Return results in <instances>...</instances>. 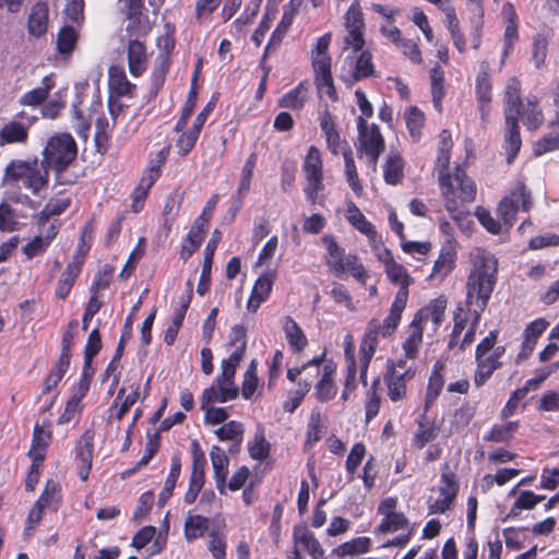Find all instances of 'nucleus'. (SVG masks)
Segmentation results:
<instances>
[{
	"mask_svg": "<svg viewBox=\"0 0 559 559\" xmlns=\"http://www.w3.org/2000/svg\"><path fill=\"white\" fill-rule=\"evenodd\" d=\"M49 170L37 158L12 159L4 169L3 185L7 199L36 210L38 203L24 193L22 189L38 197L47 190Z\"/></svg>",
	"mask_w": 559,
	"mask_h": 559,
	"instance_id": "nucleus-1",
	"label": "nucleus"
},
{
	"mask_svg": "<svg viewBox=\"0 0 559 559\" xmlns=\"http://www.w3.org/2000/svg\"><path fill=\"white\" fill-rule=\"evenodd\" d=\"M471 270L466 282V306L487 307L497 284L498 260L493 254L475 249L471 255Z\"/></svg>",
	"mask_w": 559,
	"mask_h": 559,
	"instance_id": "nucleus-2",
	"label": "nucleus"
},
{
	"mask_svg": "<svg viewBox=\"0 0 559 559\" xmlns=\"http://www.w3.org/2000/svg\"><path fill=\"white\" fill-rule=\"evenodd\" d=\"M403 300L404 293L400 294V296H395L390 313L382 322L378 319H371L368 322L359 350L360 381L364 386H367V370L378 347L379 337L391 336L401 321V316L404 310Z\"/></svg>",
	"mask_w": 559,
	"mask_h": 559,
	"instance_id": "nucleus-3",
	"label": "nucleus"
},
{
	"mask_svg": "<svg viewBox=\"0 0 559 559\" xmlns=\"http://www.w3.org/2000/svg\"><path fill=\"white\" fill-rule=\"evenodd\" d=\"M439 185L443 198L445 199V209L451 217L459 224L469 223L468 212L460 207L461 203H471L476 197V187L465 171L456 167L451 176L449 173L440 170Z\"/></svg>",
	"mask_w": 559,
	"mask_h": 559,
	"instance_id": "nucleus-4",
	"label": "nucleus"
},
{
	"mask_svg": "<svg viewBox=\"0 0 559 559\" xmlns=\"http://www.w3.org/2000/svg\"><path fill=\"white\" fill-rule=\"evenodd\" d=\"M76 144L74 139L68 133H60L50 136L43 151L41 164L52 168L57 174V181L61 185L70 183L62 177L63 171L76 157Z\"/></svg>",
	"mask_w": 559,
	"mask_h": 559,
	"instance_id": "nucleus-5",
	"label": "nucleus"
},
{
	"mask_svg": "<svg viewBox=\"0 0 559 559\" xmlns=\"http://www.w3.org/2000/svg\"><path fill=\"white\" fill-rule=\"evenodd\" d=\"M524 103L521 102L520 82L515 78L509 79L506 86V143H507V162L511 164L521 148V136L518 124L520 107Z\"/></svg>",
	"mask_w": 559,
	"mask_h": 559,
	"instance_id": "nucleus-6",
	"label": "nucleus"
},
{
	"mask_svg": "<svg viewBox=\"0 0 559 559\" xmlns=\"http://www.w3.org/2000/svg\"><path fill=\"white\" fill-rule=\"evenodd\" d=\"M322 241L326 246L329 253L326 264L336 277H342L344 274L350 273L358 282L366 284L368 275L362 264L358 263L356 255L346 254L345 250L336 243L333 236L325 235Z\"/></svg>",
	"mask_w": 559,
	"mask_h": 559,
	"instance_id": "nucleus-7",
	"label": "nucleus"
},
{
	"mask_svg": "<svg viewBox=\"0 0 559 559\" xmlns=\"http://www.w3.org/2000/svg\"><path fill=\"white\" fill-rule=\"evenodd\" d=\"M533 206L531 191L523 182H518L515 187L498 204L497 213L507 230H510L516 218L519 210L528 212Z\"/></svg>",
	"mask_w": 559,
	"mask_h": 559,
	"instance_id": "nucleus-8",
	"label": "nucleus"
},
{
	"mask_svg": "<svg viewBox=\"0 0 559 559\" xmlns=\"http://www.w3.org/2000/svg\"><path fill=\"white\" fill-rule=\"evenodd\" d=\"M372 76H377V71L370 51L360 50L346 56L340 78L348 87Z\"/></svg>",
	"mask_w": 559,
	"mask_h": 559,
	"instance_id": "nucleus-9",
	"label": "nucleus"
},
{
	"mask_svg": "<svg viewBox=\"0 0 559 559\" xmlns=\"http://www.w3.org/2000/svg\"><path fill=\"white\" fill-rule=\"evenodd\" d=\"M438 491L440 496H445V499L429 498L428 510L430 514H441L450 510L459 492L456 475L450 471L448 464L444 465V471L441 474V484Z\"/></svg>",
	"mask_w": 559,
	"mask_h": 559,
	"instance_id": "nucleus-10",
	"label": "nucleus"
},
{
	"mask_svg": "<svg viewBox=\"0 0 559 559\" xmlns=\"http://www.w3.org/2000/svg\"><path fill=\"white\" fill-rule=\"evenodd\" d=\"M304 170L309 182L306 190L310 200L314 201L322 186V160L320 151L316 146H310L304 163Z\"/></svg>",
	"mask_w": 559,
	"mask_h": 559,
	"instance_id": "nucleus-11",
	"label": "nucleus"
},
{
	"mask_svg": "<svg viewBox=\"0 0 559 559\" xmlns=\"http://www.w3.org/2000/svg\"><path fill=\"white\" fill-rule=\"evenodd\" d=\"M36 117H25V120H10L0 129V146L8 144H26L28 131Z\"/></svg>",
	"mask_w": 559,
	"mask_h": 559,
	"instance_id": "nucleus-12",
	"label": "nucleus"
},
{
	"mask_svg": "<svg viewBox=\"0 0 559 559\" xmlns=\"http://www.w3.org/2000/svg\"><path fill=\"white\" fill-rule=\"evenodd\" d=\"M238 396V388L235 384L224 383L214 379L212 385L205 389L201 397V408L214 403H225Z\"/></svg>",
	"mask_w": 559,
	"mask_h": 559,
	"instance_id": "nucleus-13",
	"label": "nucleus"
},
{
	"mask_svg": "<svg viewBox=\"0 0 559 559\" xmlns=\"http://www.w3.org/2000/svg\"><path fill=\"white\" fill-rule=\"evenodd\" d=\"M548 325L549 323L545 319L539 318L531 322L525 328L523 332L521 350L519 352L515 358L516 364H520L521 361L530 357V355L533 353L535 348L537 340L546 331Z\"/></svg>",
	"mask_w": 559,
	"mask_h": 559,
	"instance_id": "nucleus-14",
	"label": "nucleus"
},
{
	"mask_svg": "<svg viewBox=\"0 0 559 559\" xmlns=\"http://www.w3.org/2000/svg\"><path fill=\"white\" fill-rule=\"evenodd\" d=\"M359 146L364 152L384 150V140L378 126H369L364 117L357 119Z\"/></svg>",
	"mask_w": 559,
	"mask_h": 559,
	"instance_id": "nucleus-15",
	"label": "nucleus"
},
{
	"mask_svg": "<svg viewBox=\"0 0 559 559\" xmlns=\"http://www.w3.org/2000/svg\"><path fill=\"white\" fill-rule=\"evenodd\" d=\"M275 278V272H266L255 281L247 304L249 312H257L261 304L267 299L272 292Z\"/></svg>",
	"mask_w": 559,
	"mask_h": 559,
	"instance_id": "nucleus-16",
	"label": "nucleus"
},
{
	"mask_svg": "<svg viewBox=\"0 0 559 559\" xmlns=\"http://www.w3.org/2000/svg\"><path fill=\"white\" fill-rule=\"evenodd\" d=\"M93 433L85 431L76 445L78 473L81 480L88 478L93 461Z\"/></svg>",
	"mask_w": 559,
	"mask_h": 559,
	"instance_id": "nucleus-17",
	"label": "nucleus"
},
{
	"mask_svg": "<svg viewBox=\"0 0 559 559\" xmlns=\"http://www.w3.org/2000/svg\"><path fill=\"white\" fill-rule=\"evenodd\" d=\"M294 544L307 550L312 559H320L324 555L319 540L306 525H297L293 533Z\"/></svg>",
	"mask_w": 559,
	"mask_h": 559,
	"instance_id": "nucleus-18",
	"label": "nucleus"
},
{
	"mask_svg": "<svg viewBox=\"0 0 559 559\" xmlns=\"http://www.w3.org/2000/svg\"><path fill=\"white\" fill-rule=\"evenodd\" d=\"M82 264L83 255L74 254L72 261L68 263L66 271L58 281V285L56 288V295L58 298L64 299L69 295L75 282V278L81 272Z\"/></svg>",
	"mask_w": 559,
	"mask_h": 559,
	"instance_id": "nucleus-19",
	"label": "nucleus"
},
{
	"mask_svg": "<svg viewBox=\"0 0 559 559\" xmlns=\"http://www.w3.org/2000/svg\"><path fill=\"white\" fill-rule=\"evenodd\" d=\"M48 5L45 2H36L28 15L27 29L29 35L34 37H41L48 27Z\"/></svg>",
	"mask_w": 559,
	"mask_h": 559,
	"instance_id": "nucleus-20",
	"label": "nucleus"
},
{
	"mask_svg": "<svg viewBox=\"0 0 559 559\" xmlns=\"http://www.w3.org/2000/svg\"><path fill=\"white\" fill-rule=\"evenodd\" d=\"M210 457L214 469L216 488L221 493H224L228 475V457L217 445L212 447Z\"/></svg>",
	"mask_w": 559,
	"mask_h": 559,
	"instance_id": "nucleus-21",
	"label": "nucleus"
},
{
	"mask_svg": "<svg viewBox=\"0 0 559 559\" xmlns=\"http://www.w3.org/2000/svg\"><path fill=\"white\" fill-rule=\"evenodd\" d=\"M385 272L391 282L401 286L396 296L404 293L403 307L405 308L408 298V286L413 280L409 277L406 269L393 259L385 262Z\"/></svg>",
	"mask_w": 559,
	"mask_h": 559,
	"instance_id": "nucleus-22",
	"label": "nucleus"
},
{
	"mask_svg": "<svg viewBox=\"0 0 559 559\" xmlns=\"http://www.w3.org/2000/svg\"><path fill=\"white\" fill-rule=\"evenodd\" d=\"M129 70L133 76H140L146 68V49L138 39L130 40L128 45Z\"/></svg>",
	"mask_w": 559,
	"mask_h": 559,
	"instance_id": "nucleus-23",
	"label": "nucleus"
},
{
	"mask_svg": "<svg viewBox=\"0 0 559 559\" xmlns=\"http://www.w3.org/2000/svg\"><path fill=\"white\" fill-rule=\"evenodd\" d=\"M447 301L442 298L435 299L425 309H421L415 317L413 325L417 322H432L433 329L436 330L444 319V310Z\"/></svg>",
	"mask_w": 559,
	"mask_h": 559,
	"instance_id": "nucleus-24",
	"label": "nucleus"
},
{
	"mask_svg": "<svg viewBox=\"0 0 559 559\" xmlns=\"http://www.w3.org/2000/svg\"><path fill=\"white\" fill-rule=\"evenodd\" d=\"M51 440V432L36 424L33 432L32 447L28 456L36 462H44L46 449Z\"/></svg>",
	"mask_w": 559,
	"mask_h": 559,
	"instance_id": "nucleus-25",
	"label": "nucleus"
},
{
	"mask_svg": "<svg viewBox=\"0 0 559 559\" xmlns=\"http://www.w3.org/2000/svg\"><path fill=\"white\" fill-rule=\"evenodd\" d=\"M475 360L477 367L474 373V384L480 388L502 364L490 355L475 357Z\"/></svg>",
	"mask_w": 559,
	"mask_h": 559,
	"instance_id": "nucleus-26",
	"label": "nucleus"
},
{
	"mask_svg": "<svg viewBox=\"0 0 559 559\" xmlns=\"http://www.w3.org/2000/svg\"><path fill=\"white\" fill-rule=\"evenodd\" d=\"M55 82L50 76H45L41 82V86H38L36 88H33L32 91L26 92L23 94L19 100V103L22 106H38L43 104L50 91L53 88Z\"/></svg>",
	"mask_w": 559,
	"mask_h": 559,
	"instance_id": "nucleus-27",
	"label": "nucleus"
},
{
	"mask_svg": "<svg viewBox=\"0 0 559 559\" xmlns=\"http://www.w3.org/2000/svg\"><path fill=\"white\" fill-rule=\"evenodd\" d=\"M283 329L290 347L298 353L304 350L308 344L307 337L292 317L285 318Z\"/></svg>",
	"mask_w": 559,
	"mask_h": 559,
	"instance_id": "nucleus-28",
	"label": "nucleus"
},
{
	"mask_svg": "<svg viewBox=\"0 0 559 559\" xmlns=\"http://www.w3.org/2000/svg\"><path fill=\"white\" fill-rule=\"evenodd\" d=\"M109 87L118 96H124L131 94L135 86L127 79L122 68L112 66L109 68Z\"/></svg>",
	"mask_w": 559,
	"mask_h": 559,
	"instance_id": "nucleus-29",
	"label": "nucleus"
},
{
	"mask_svg": "<svg viewBox=\"0 0 559 559\" xmlns=\"http://www.w3.org/2000/svg\"><path fill=\"white\" fill-rule=\"evenodd\" d=\"M442 365H435V368L430 374L428 386H427V393L425 399V409L427 411L430 405L437 400V397L440 395L442 388L444 385V378L442 374Z\"/></svg>",
	"mask_w": 559,
	"mask_h": 559,
	"instance_id": "nucleus-30",
	"label": "nucleus"
},
{
	"mask_svg": "<svg viewBox=\"0 0 559 559\" xmlns=\"http://www.w3.org/2000/svg\"><path fill=\"white\" fill-rule=\"evenodd\" d=\"M519 116L522 117L524 124L530 130H536L544 121L543 112L538 108L536 100L531 98L520 107Z\"/></svg>",
	"mask_w": 559,
	"mask_h": 559,
	"instance_id": "nucleus-31",
	"label": "nucleus"
},
{
	"mask_svg": "<svg viewBox=\"0 0 559 559\" xmlns=\"http://www.w3.org/2000/svg\"><path fill=\"white\" fill-rule=\"evenodd\" d=\"M545 500V496L535 495L533 491L525 490L514 501L506 520L519 516L521 510H532L537 503Z\"/></svg>",
	"mask_w": 559,
	"mask_h": 559,
	"instance_id": "nucleus-32",
	"label": "nucleus"
},
{
	"mask_svg": "<svg viewBox=\"0 0 559 559\" xmlns=\"http://www.w3.org/2000/svg\"><path fill=\"white\" fill-rule=\"evenodd\" d=\"M243 425L236 420H230L215 430V435L222 441L230 440L235 442L237 450L240 449L243 439Z\"/></svg>",
	"mask_w": 559,
	"mask_h": 559,
	"instance_id": "nucleus-33",
	"label": "nucleus"
},
{
	"mask_svg": "<svg viewBox=\"0 0 559 559\" xmlns=\"http://www.w3.org/2000/svg\"><path fill=\"white\" fill-rule=\"evenodd\" d=\"M403 167L404 164L401 156L397 154H390L386 158L383 170L385 182L389 185H396L400 182L404 176Z\"/></svg>",
	"mask_w": 559,
	"mask_h": 559,
	"instance_id": "nucleus-34",
	"label": "nucleus"
},
{
	"mask_svg": "<svg viewBox=\"0 0 559 559\" xmlns=\"http://www.w3.org/2000/svg\"><path fill=\"white\" fill-rule=\"evenodd\" d=\"M308 90L304 83L287 92L278 102V106L289 109H300L307 98Z\"/></svg>",
	"mask_w": 559,
	"mask_h": 559,
	"instance_id": "nucleus-35",
	"label": "nucleus"
},
{
	"mask_svg": "<svg viewBox=\"0 0 559 559\" xmlns=\"http://www.w3.org/2000/svg\"><path fill=\"white\" fill-rule=\"evenodd\" d=\"M347 218L349 223L357 228L361 234L368 236L370 239H374L377 233L370 222H368L365 215L358 210L356 205L348 209Z\"/></svg>",
	"mask_w": 559,
	"mask_h": 559,
	"instance_id": "nucleus-36",
	"label": "nucleus"
},
{
	"mask_svg": "<svg viewBox=\"0 0 559 559\" xmlns=\"http://www.w3.org/2000/svg\"><path fill=\"white\" fill-rule=\"evenodd\" d=\"M369 546L370 539L368 537H358L335 548L334 554L338 557L355 556L368 551Z\"/></svg>",
	"mask_w": 559,
	"mask_h": 559,
	"instance_id": "nucleus-37",
	"label": "nucleus"
},
{
	"mask_svg": "<svg viewBox=\"0 0 559 559\" xmlns=\"http://www.w3.org/2000/svg\"><path fill=\"white\" fill-rule=\"evenodd\" d=\"M78 41V32L72 26H63L57 35V49L60 53H70Z\"/></svg>",
	"mask_w": 559,
	"mask_h": 559,
	"instance_id": "nucleus-38",
	"label": "nucleus"
},
{
	"mask_svg": "<svg viewBox=\"0 0 559 559\" xmlns=\"http://www.w3.org/2000/svg\"><path fill=\"white\" fill-rule=\"evenodd\" d=\"M454 262L455 252L452 249H443L438 260L435 262L431 276L441 278L444 277L452 271Z\"/></svg>",
	"mask_w": 559,
	"mask_h": 559,
	"instance_id": "nucleus-39",
	"label": "nucleus"
},
{
	"mask_svg": "<svg viewBox=\"0 0 559 559\" xmlns=\"http://www.w3.org/2000/svg\"><path fill=\"white\" fill-rule=\"evenodd\" d=\"M518 427V421H509L504 425H495L485 437V440L491 442H507L512 439L513 432Z\"/></svg>",
	"mask_w": 559,
	"mask_h": 559,
	"instance_id": "nucleus-40",
	"label": "nucleus"
},
{
	"mask_svg": "<svg viewBox=\"0 0 559 559\" xmlns=\"http://www.w3.org/2000/svg\"><path fill=\"white\" fill-rule=\"evenodd\" d=\"M344 162H345V175L347 178V182L352 187L353 191L356 194H360L362 191V186L359 182L357 168L355 166V162L353 158V153L350 148H347L343 152Z\"/></svg>",
	"mask_w": 559,
	"mask_h": 559,
	"instance_id": "nucleus-41",
	"label": "nucleus"
},
{
	"mask_svg": "<svg viewBox=\"0 0 559 559\" xmlns=\"http://www.w3.org/2000/svg\"><path fill=\"white\" fill-rule=\"evenodd\" d=\"M181 464L180 459L178 456H173L171 459V468L168 474V477L165 481L164 488L159 493V501H167L173 495V490L176 486L177 479L180 475Z\"/></svg>",
	"mask_w": 559,
	"mask_h": 559,
	"instance_id": "nucleus-42",
	"label": "nucleus"
},
{
	"mask_svg": "<svg viewBox=\"0 0 559 559\" xmlns=\"http://www.w3.org/2000/svg\"><path fill=\"white\" fill-rule=\"evenodd\" d=\"M70 362L64 361V359H58L55 367L51 369L49 374L46 377L44 382L43 393H49L52 389H55L59 382L62 380L64 373L67 372Z\"/></svg>",
	"mask_w": 559,
	"mask_h": 559,
	"instance_id": "nucleus-43",
	"label": "nucleus"
},
{
	"mask_svg": "<svg viewBox=\"0 0 559 559\" xmlns=\"http://www.w3.org/2000/svg\"><path fill=\"white\" fill-rule=\"evenodd\" d=\"M408 520L403 513L388 514L383 518L378 530L382 533H393L401 530H408Z\"/></svg>",
	"mask_w": 559,
	"mask_h": 559,
	"instance_id": "nucleus-44",
	"label": "nucleus"
},
{
	"mask_svg": "<svg viewBox=\"0 0 559 559\" xmlns=\"http://www.w3.org/2000/svg\"><path fill=\"white\" fill-rule=\"evenodd\" d=\"M209 520L202 515L189 516L185 524L187 539H195L207 530Z\"/></svg>",
	"mask_w": 559,
	"mask_h": 559,
	"instance_id": "nucleus-45",
	"label": "nucleus"
},
{
	"mask_svg": "<svg viewBox=\"0 0 559 559\" xmlns=\"http://www.w3.org/2000/svg\"><path fill=\"white\" fill-rule=\"evenodd\" d=\"M271 444L265 439L264 435L255 433L252 442L249 443V454L253 460L263 461L270 454Z\"/></svg>",
	"mask_w": 559,
	"mask_h": 559,
	"instance_id": "nucleus-46",
	"label": "nucleus"
},
{
	"mask_svg": "<svg viewBox=\"0 0 559 559\" xmlns=\"http://www.w3.org/2000/svg\"><path fill=\"white\" fill-rule=\"evenodd\" d=\"M388 385V395L392 402L402 400L406 394V384L404 374H391L385 379Z\"/></svg>",
	"mask_w": 559,
	"mask_h": 559,
	"instance_id": "nucleus-47",
	"label": "nucleus"
},
{
	"mask_svg": "<svg viewBox=\"0 0 559 559\" xmlns=\"http://www.w3.org/2000/svg\"><path fill=\"white\" fill-rule=\"evenodd\" d=\"M159 448V435L156 432L152 438L148 439L146 445H145V454L143 457L135 464V466L132 469H128L124 474L131 475L135 471L142 468L143 466H146L151 459L155 455V453L158 451Z\"/></svg>",
	"mask_w": 559,
	"mask_h": 559,
	"instance_id": "nucleus-48",
	"label": "nucleus"
},
{
	"mask_svg": "<svg viewBox=\"0 0 559 559\" xmlns=\"http://www.w3.org/2000/svg\"><path fill=\"white\" fill-rule=\"evenodd\" d=\"M476 216L479 223L491 234L498 235L503 231H508L506 229L503 222L500 223L499 221L493 218L490 212H488L485 209H478L476 212Z\"/></svg>",
	"mask_w": 559,
	"mask_h": 559,
	"instance_id": "nucleus-49",
	"label": "nucleus"
},
{
	"mask_svg": "<svg viewBox=\"0 0 559 559\" xmlns=\"http://www.w3.org/2000/svg\"><path fill=\"white\" fill-rule=\"evenodd\" d=\"M424 114L417 107H411L405 112L407 128L413 138H418L424 124Z\"/></svg>",
	"mask_w": 559,
	"mask_h": 559,
	"instance_id": "nucleus-50",
	"label": "nucleus"
},
{
	"mask_svg": "<svg viewBox=\"0 0 559 559\" xmlns=\"http://www.w3.org/2000/svg\"><path fill=\"white\" fill-rule=\"evenodd\" d=\"M17 221L14 210L8 202L0 203V230L13 231L16 229Z\"/></svg>",
	"mask_w": 559,
	"mask_h": 559,
	"instance_id": "nucleus-51",
	"label": "nucleus"
},
{
	"mask_svg": "<svg viewBox=\"0 0 559 559\" xmlns=\"http://www.w3.org/2000/svg\"><path fill=\"white\" fill-rule=\"evenodd\" d=\"M139 386L130 394H128L122 403L120 404V406H118V401L122 397V395L124 394V389H120L119 392H118V395L116 397V401H115V404H114V408H117V412H116V415L115 417L118 419V420H121L122 417L126 415V413L130 409V407L136 402L138 397H139Z\"/></svg>",
	"mask_w": 559,
	"mask_h": 559,
	"instance_id": "nucleus-52",
	"label": "nucleus"
},
{
	"mask_svg": "<svg viewBox=\"0 0 559 559\" xmlns=\"http://www.w3.org/2000/svg\"><path fill=\"white\" fill-rule=\"evenodd\" d=\"M154 503V493L146 491L139 498L138 506L133 513V520L142 522L143 519L148 514Z\"/></svg>",
	"mask_w": 559,
	"mask_h": 559,
	"instance_id": "nucleus-53",
	"label": "nucleus"
},
{
	"mask_svg": "<svg viewBox=\"0 0 559 559\" xmlns=\"http://www.w3.org/2000/svg\"><path fill=\"white\" fill-rule=\"evenodd\" d=\"M323 356L314 357L311 360L304 364L301 367L289 368L287 370V379L292 382H295L297 378L306 370L312 369L314 376H319L320 372V364L323 361Z\"/></svg>",
	"mask_w": 559,
	"mask_h": 559,
	"instance_id": "nucleus-54",
	"label": "nucleus"
},
{
	"mask_svg": "<svg viewBox=\"0 0 559 559\" xmlns=\"http://www.w3.org/2000/svg\"><path fill=\"white\" fill-rule=\"evenodd\" d=\"M476 92L478 103H490L491 100V84L488 73L481 72L476 78Z\"/></svg>",
	"mask_w": 559,
	"mask_h": 559,
	"instance_id": "nucleus-55",
	"label": "nucleus"
},
{
	"mask_svg": "<svg viewBox=\"0 0 559 559\" xmlns=\"http://www.w3.org/2000/svg\"><path fill=\"white\" fill-rule=\"evenodd\" d=\"M379 383H380L379 378H376L371 384V392L369 394V400L366 403V420L367 421L371 420L379 413L380 396L376 392Z\"/></svg>",
	"mask_w": 559,
	"mask_h": 559,
	"instance_id": "nucleus-56",
	"label": "nucleus"
},
{
	"mask_svg": "<svg viewBox=\"0 0 559 559\" xmlns=\"http://www.w3.org/2000/svg\"><path fill=\"white\" fill-rule=\"evenodd\" d=\"M121 10L126 16L133 21L139 22L144 8L143 0H120Z\"/></svg>",
	"mask_w": 559,
	"mask_h": 559,
	"instance_id": "nucleus-57",
	"label": "nucleus"
},
{
	"mask_svg": "<svg viewBox=\"0 0 559 559\" xmlns=\"http://www.w3.org/2000/svg\"><path fill=\"white\" fill-rule=\"evenodd\" d=\"M160 176V170H158V166H151L143 178L141 179L139 186H138V192H141V198L145 199L147 195L148 190L154 185V182L158 179Z\"/></svg>",
	"mask_w": 559,
	"mask_h": 559,
	"instance_id": "nucleus-58",
	"label": "nucleus"
},
{
	"mask_svg": "<svg viewBox=\"0 0 559 559\" xmlns=\"http://www.w3.org/2000/svg\"><path fill=\"white\" fill-rule=\"evenodd\" d=\"M317 397L320 402H328L332 400L337 393V386L333 380L321 379L316 386Z\"/></svg>",
	"mask_w": 559,
	"mask_h": 559,
	"instance_id": "nucleus-59",
	"label": "nucleus"
},
{
	"mask_svg": "<svg viewBox=\"0 0 559 559\" xmlns=\"http://www.w3.org/2000/svg\"><path fill=\"white\" fill-rule=\"evenodd\" d=\"M366 449L362 443H356L346 460V469L349 474H354L356 472V468L361 463L364 455H365Z\"/></svg>",
	"mask_w": 559,
	"mask_h": 559,
	"instance_id": "nucleus-60",
	"label": "nucleus"
},
{
	"mask_svg": "<svg viewBox=\"0 0 559 559\" xmlns=\"http://www.w3.org/2000/svg\"><path fill=\"white\" fill-rule=\"evenodd\" d=\"M323 435V427L321 426L320 412L313 411L310 416V423L308 427V442H317Z\"/></svg>",
	"mask_w": 559,
	"mask_h": 559,
	"instance_id": "nucleus-61",
	"label": "nucleus"
},
{
	"mask_svg": "<svg viewBox=\"0 0 559 559\" xmlns=\"http://www.w3.org/2000/svg\"><path fill=\"white\" fill-rule=\"evenodd\" d=\"M547 56V40L546 38L538 36L533 43L532 58L536 68H540L546 60Z\"/></svg>",
	"mask_w": 559,
	"mask_h": 559,
	"instance_id": "nucleus-62",
	"label": "nucleus"
},
{
	"mask_svg": "<svg viewBox=\"0 0 559 559\" xmlns=\"http://www.w3.org/2000/svg\"><path fill=\"white\" fill-rule=\"evenodd\" d=\"M207 547L214 559H225L226 542L224 537L219 536L216 533H212L210 535Z\"/></svg>",
	"mask_w": 559,
	"mask_h": 559,
	"instance_id": "nucleus-63",
	"label": "nucleus"
},
{
	"mask_svg": "<svg viewBox=\"0 0 559 559\" xmlns=\"http://www.w3.org/2000/svg\"><path fill=\"white\" fill-rule=\"evenodd\" d=\"M199 134L200 132L192 128L189 132L183 133L179 138L177 147L180 155L185 156L193 148Z\"/></svg>",
	"mask_w": 559,
	"mask_h": 559,
	"instance_id": "nucleus-64",
	"label": "nucleus"
}]
</instances>
